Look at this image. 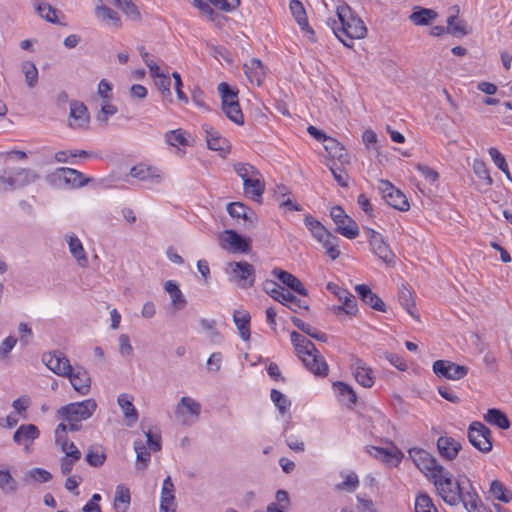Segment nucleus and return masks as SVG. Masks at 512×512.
<instances>
[{
  "mask_svg": "<svg viewBox=\"0 0 512 512\" xmlns=\"http://www.w3.org/2000/svg\"><path fill=\"white\" fill-rule=\"evenodd\" d=\"M220 245L223 249L233 253H247L250 249L249 241L234 230H225L220 236Z\"/></svg>",
  "mask_w": 512,
  "mask_h": 512,
  "instance_id": "16",
  "label": "nucleus"
},
{
  "mask_svg": "<svg viewBox=\"0 0 512 512\" xmlns=\"http://www.w3.org/2000/svg\"><path fill=\"white\" fill-rule=\"evenodd\" d=\"M37 13L50 23H57V12L58 10L53 8L50 4L46 2H36L34 4Z\"/></svg>",
  "mask_w": 512,
  "mask_h": 512,
  "instance_id": "57",
  "label": "nucleus"
},
{
  "mask_svg": "<svg viewBox=\"0 0 512 512\" xmlns=\"http://www.w3.org/2000/svg\"><path fill=\"white\" fill-rule=\"evenodd\" d=\"M371 251L385 264L394 266L395 254L390 249L382 234L371 228L365 229Z\"/></svg>",
  "mask_w": 512,
  "mask_h": 512,
  "instance_id": "10",
  "label": "nucleus"
},
{
  "mask_svg": "<svg viewBox=\"0 0 512 512\" xmlns=\"http://www.w3.org/2000/svg\"><path fill=\"white\" fill-rule=\"evenodd\" d=\"M234 171L245 183V179H251L253 176H260L259 171L248 163L234 164Z\"/></svg>",
  "mask_w": 512,
  "mask_h": 512,
  "instance_id": "62",
  "label": "nucleus"
},
{
  "mask_svg": "<svg viewBox=\"0 0 512 512\" xmlns=\"http://www.w3.org/2000/svg\"><path fill=\"white\" fill-rule=\"evenodd\" d=\"M339 241L340 239L330 232L318 242L321 243L330 259L336 260L340 256Z\"/></svg>",
  "mask_w": 512,
  "mask_h": 512,
  "instance_id": "44",
  "label": "nucleus"
},
{
  "mask_svg": "<svg viewBox=\"0 0 512 512\" xmlns=\"http://www.w3.org/2000/svg\"><path fill=\"white\" fill-rule=\"evenodd\" d=\"M0 489L6 494L15 493L18 489L17 481L10 471L2 466H0Z\"/></svg>",
  "mask_w": 512,
  "mask_h": 512,
  "instance_id": "49",
  "label": "nucleus"
},
{
  "mask_svg": "<svg viewBox=\"0 0 512 512\" xmlns=\"http://www.w3.org/2000/svg\"><path fill=\"white\" fill-rule=\"evenodd\" d=\"M433 372L438 377H443L449 380H460L468 374V367L458 365L448 360H437L433 363Z\"/></svg>",
  "mask_w": 512,
  "mask_h": 512,
  "instance_id": "13",
  "label": "nucleus"
},
{
  "mask_svg": "<svg viewBox=\"0 0 512 512\" xmlns=\"http://www.w3.org/2000/svg\"><path fill=\"white\" fill-rule=\"evenodd\" d=\"M66 241L73 258L81 267H85L88 259L81 240L75 234H69L66 235Z\"/></svg>",
  "mask_w": 512,
  "mask_h": 512,
  "instance_id": "32",
  "label": "nucleus"
},
{
  "mask_svg": "<svg viewBox=\"0 0 512 512\" xmlns=\"http://www.w3.org/2000/svg\"><path fill=\"white\" fill-rule=\"evenodd\" d=\"M66 377L80 395H87L90 392L91 378L89 373L81 366H77Z\"/></svg>",
  "mask_w": 512,
  "mask_h": 512,
  "instance_id": "22",
  "label": "nucleus"
},
{
  "mask_svg": "<svg viewBox=\"0 0 512 512\" xmlns=\"http://www.w3.org/2000/svg\"><path fill=\"white\" fill-rule=\"evenodd\" d=\"M437 17V13L428 8H419V10L414 11L409 19L418 26L428 25L432 20Z\"/></svg>",
  "mask_w": 512,
  "mask_h": 512,
  "instance_id": "47",
  "label": "nucleus"
},
{
  "mask_svg": "<svg viewBox=\"0 0 512 512\" xmlns=\"http://www.w3.org/2000/svg\"><path fill=\"white\" fill-rule=\"evenodd\" d=\"M408 454L417 468L431 481L440 474V469H445L433 455L424 449L413 447L408 450Z\"/></svg>",
  "mask_w": 512,
  "mask_h": 512,
  "instance_id": "6",
  "label": "nucleus"
},
{
  "mask_svg": "<svg viewBox=\"0 0 512 512\" xmlns=\"http://www.w3.org/2000/svg\"><path fill=\"white\" fill-rule=\"evenodd\" d=\"M292 323L303 333L307 334L308 336L320 341V342H327L328 336L319 331L317 328L313 327L312 325L304 322L302 319L297 317L291 318Z\"/></svg>",
  "mask_w": 512,
  "mask_h": 512,
  "instance_id": "41",
  "label": "nucleus"
},
{
  "mask_svg": "<svg viewBox=\"0 0 512 512\" xmlns=\"http://www.w3.org/2000/svg\"><path fill=\"white\" fill-rule=\"evenodd\" d=\"M465 481L469 482L466 476L459 475L454 479L453 475L445 468L440 469V474L432 482L443 501L450 506H456L461 502V496L465 491Z\"/></svg>",
  "mask_w": 512,
  "mask_h": 512,
  "instance_id": "3",
  "label": "nucleus"
},
{
  "mask_svg": "<svg viewBox=\"0 0 512 512\" xmlns=\"http://www.w3.org/2000/svg\"><path fill=\"white\" fill-rule=\"evenodd\" d=\"M462 446L459 441L450 436H440L437 439V450L439 455L447 460H454L459 454Z\"/></svg>",
  "mask_w": 512,
  "mask_h": 512,
  "instance_id": "24",
  "label": "nucleus"
},
{
  "mask_svg": "<svg viewBox=\"0 0 512 512\" xmlns=\"http://www.w3.org/2000/svg\"><path fill=\"white\" fill-rule=\"evenodd\" d=\"M485 420L500 429H508L510 427V421L505 413L496 408L488 409Z\"/></svg>",
  "mask_w": 512,
  "mask_h": 512,
  "instance_id": "43",
  "label": "nucleus"
},
{
  "mask_svg": "<svg viewBox=\"0 0 512 512\" xmlns=\"http://www.w3.org/2000/svg\"><path fill=\"white\" fill-rule=\"evenodd\" d=\"M272 274L293 291L297 292L300 295L307 296V289L304 287L302 282L291 273L284 271L280 268H274Z\"/></svg>",
  "mask_w": 512,
  "mask_h": 512,
  "instance_id": "29",
  "label": "nucleus"
},
{
  "mask_svg": "<svg viewBox=\"0 0 512 512\" xmlns=\"http://www.w3.org/2000/svg\"><path fill=\"white\" fill-rule=\"evenodd\" d=\"M250 314L245 310H235L233 313V321L239 331V335L244 341L250 339Z\"/></svg>",
  "mask_w": 512,
  "mask_h": 512,
  "instance_id": "35",
  "label": "nucleus"
},
{
  "mask_svg": "<svg viewBox=\"0 0 512 512\" xmlns=\"http://www.w3.org/2000/svg\"><path fill=\"white\" fill-rule=\"evenodd\" d=\"M325 149L333 157L340 161H343V157L346 156L344 147L335 139L327 137L324 141Z\"/></svg>",
  "mask_w": 512,
  "mask_h": 512,
  "instance_id": "61",
  "label": "nucleus"
},
{
  "mask_svg": "<svg viewBox=\"0 0 512 512\" xmlns=\"http://www.w3.org/2000/svg\"><path fill=\"white\" fill-rule=\"evenodd\" d=\"M177 503L175 498V487L170 476H167L162 483L160 493V512H176Z\"/></svg>",
  "mask_w": 512,
  "mask_h": 512,
  "instance_id": "20",
  "label": "nucleus"
},
{
  "mask_svg": "<svg viewBox=\"0 0 512 512\" xmlns=\"http://www.w3.org/2000/svg\"><path fill=\"white\" fill-rule=\"evenodd\" d=\"M290 339L298 356L307 353L309 349L314 350L315 345L296 331L290 333Z\"/></svg>",
  "mask_w": 512,
  "mask_h": 512,
  "instance_id": "50",
  "label": "nucleus"
},
{
  "mask_svg": "<svg viewBox=\"0 0 512 512\" xmlns=\"http://www.w3.org/2000/svg\"><path fill=\"white\" fill-rule=\"evenodd\" d=\"M201 404L189 396L182 397L175 407V416L182 425H192L201 414Z\"/></svg>",
  "mask_w": 512,
  "mask_h": 512,
  "instance_id": "8",
  "label": "nucleus"
},
{
  "mask_svg": "<svg viewBox=\"0 0 512 512\" xmlns=\"http://www.w3.org/2000/svg\"><path fill=\"white\" fill-rule=\"evenodd\" d=\"M356 381L365 388L374 384L375 377L372 369L360 358L353 356L350 363Z\"/></svg>",
  "mask_w": 512,
  "mask_h": 512,
  "instance_id": "18",
  "label": "nucleus"
},
{
  "mask_svg": "<svg viewBox=\"0 0 512 512\" xmlns=\"http://www.w3.org/2000/svg\"><path fill=\"white\" fill-rule=\"evenodd\" d=\"M471 491H464L461 502L468 512H485L478 494L470 486Z\"/></svg>",
  "mask_w": 512,
  "mask_h": 512,
  "instance_id": "39",
  "label": "nucleus"
},
{
  "mask_svg": "<svg viewBox=\"0 0 512 512\" xmlns=\"http://www.w3.org/2000/svg\"><path fill=\"white\" fill-rule=\"evenodd\" d=\"M65 434L66 433H59V439L55 437L56 443L61 446V450L66 457L73 458L74 460H80L82 455L80 450L73 442L68 441Z\"/></svg>",
  "mask_w": 512,
  "mask_h": 512,
  "instance_id": "45",
  "label": "nucleus"
},
{
  "mask_svg": "<svg viewBox=\"0 0 512 512\" xmlns=\"http://www.w3.org/2000/svg\"><path fill=\"white\" fill-rule=\"evenodd\" d=\"M96 409L97 403L92 398L60 407L56 411V417L61 423L55 429V437L59 439V433L79 431L82 428L81 422L89 419Z\"/></svg>",
  "mask_w": 512,
  "mask_h": 512,
  "instance_id": "2",
  "label": "nucleus"
},
{
  "mask_svg": "<svg viewBox=\"0 0 512 512\" xmlns=\"http://www.w3.org/2000/svg\"><path fill=\"white\" fill-rule=\"evenodd\" d=\"M367 451L372 457L383 462H389L392 458H395L397 462H400L402 459V453L400 451H389L376 446L368 447Z\"/></svg>",
  "mask_w": 512,
  "mask_h": 512,
  "instance_id": "48",
  "label": "nucleus"
},
{
  "mask_svg": "<svg viewBox=\"0 0 512 512\" xmlns=\"http://www.w3.org/2000/svg\"><path fill=\"white\" fill-rule=\"evenodd\" d=\"M131 501L130 490L124 485H118L114 497V509L117 512H126Z\"/></svg>",
  "mask_w": 512,
  "mask_h": 512,
  "instance_id": "42",
  "label": "nucleus"
},
{
  "mask_svg": "<svg viewBox=\"0 0 512 512\" xmlns=\"http://www.w3.org/2000/svg\"><path fill=\"white\" fill-rule=\"evenodd\" d=\"M244 72L253 85L260 86L265 79V68L259 59L252 58L244 64Z\"/></svg>",
  "mask_w": 512,
  "mask_h": 512,
  "instance_id": "26",
  "label": "nucleus"
},
{
  "mask_svg": "<svg viewBox=\"0 0 512 512\" xmlns=\"http://www.w3.org/2000/svg\"><path fill=\"white\" fill-rule=\"evenodd\" d=\"M130 175L133 178L139 179L141 181H147L155 184L161 182V175L159 170L145 164H138L133 166L130 170Z\"/></svg>",
  "mask_w": 512,
  "mask_h": 512,
  "instance_id": "28",
  "label": "nucleus"
},
{
  "mask_svg": "<svg viewBox=\"0 0 512 512\" xmlns=\"http://www.w3.org/2000/svg\"><path fill=\"white\" fill-rule=\"evenodd\" d=\"M330 216L336 225V232L348 239L359 235V228L355 220L347 215L341 206L331 208Z\"/></svg>",
  "mask_w": 512,
  "mask_h": 512,
  "instance_id": "9",
  "label": "nucleus"
},
{
  "mask_svg": "<svg viewBox=\"0 0 512 512\" xmlns=\"http://www.w3.org/2000/svg\"><path fill=\"white\" fill-rule=\"evenodd\" d=\"M168 145L173 147L188 146L187 133L182 129L170 130L164 135Z\"/></svg>",
  "mask_w": 512,
  "mask_h": 512,
  "instance_id": "51",
  "label": "nucleus"
},
{
  "mask_svg": "<svg viewBox=\"0 0 512 512\" xmlns=\"http://www.w3.org/2000/svg\"><path fill=\"white\" fill-rule=\"evenodd\" d=\"M106 455L101 447H90L86 454V461L93 467L102 466Z\"/></svg>",
  "mask_w": 512,
  "mask_h": 512,
  "instance_id": "60",
  "label": "nucleus"
},
{
  "mask_svg": "<svg viewBox=\"0 0 512 512\" xmlns=\"http://www.w3.org/2000/svg\"><path fill=\"white\" fill-rule=\"evenodd\" d=\"M359 298L374 310L385 312L386 307L382 299L372 292V290L365 284H359L355 287Z\"/></svg>",
  "mask_w": 512,
  "mask_h": 512,
  "instance_id": "27",
  "label": "nucleus"
},
{
  "mask_svg": "<svg viewBox=\"0 0 512 512\" xmlns=\"http://www.w3.org/2000/svg\"><path fill=\"white\" fill-rule=\"evenodd\" d=\"M227 212L232 218H242L245 220V228L250 230L254 228L257 216L256 214L246 205L241 202H233L227 205Z\"/></svg>",
  "mask_w": 512,
  "mask_h": 512,
  "instance_id": "23",
  "label": "nucleus"
},
{
  "mask_svg": "<svg viewBox=\"0 0 512 512\" xmlns=\"http://www.w3.org/2000/svg\"><path fill=\"white\" fill-rule=\"evenodd\" d=\"M38 175L31 169L5 168L0 170V193L25 187L36 181Z\"/></svg>",
  "mask_w": 512,
  "mask_h": 512,
  "instance_id": "4",
  "label": "nucleus"
},
{
  "mask_svg": "<svg viewBox=\"0 0 512 512\" xmlns=\"http://www.w3.org/2000/svg\"><path fill=\"white\" fill-rule=\"evenodd\" d=\"M336 14L338 19L328 18L326 23L346 47H352L354 39L366 36L367 28L363 20L345 2L337 7Z\"/></svg>",
  "mask_w": 512,
  "mask_h": 512,
  "instance_id": "1",
  "label": "nucleus"
},
{
  "mask_svg": "<svg viewBox=\"0 0 512 512\" xmlns=\"http://www.w3.org/2000/svg\"><path fill=\"white\" fill-rule=\"evenodd\" d=\"M21 70L25 75L26 84L33 88L38 82V69L36 65L31 61H24L21 65Z\"/></svg>",
  "mask_w": 512,
  "mask_h": 512,
  "instance_id": "56",
  "label": "nucleus"
},
{
  "mask_svg": "<svg viewBox=\"0 0 512 512\" xmlns=\"http://www.w3.org/2000/svg\"><path fill=\"white\" fill-rule=\"evenodd\" d=\"M164 290L170 295L171 306L175 311L183 310L187 306V299L174 280H167Z\"/></svg>",
  "mask_w": 512,
  "mask_h": 512,
  "instance_id": "30",
  "label": "nucleus"
},
{
  "mask_svg": "<svg viewBox=\"0 0 512 512\" xmlns=\"http://www.w3.org/2000/svg\"><path fill=\"white\" fill-rule=\"evenodd\" d=\"M89 114L87 107L80 101L70 102L69 126L72 129H85L89 124Z\"/></svg>",
  "mask_w": 512,
  "mask_h": 512,
  "instance_id": "19",
  "label": "nucleus"
},
{
  "mask_svg": "<svg viewBox=\"0 0 512 512\" xmlns=\"http://www.w3.org/2000/svg\"><path fill=\"white\" fill-rule=\"evenodd\" d=\"M488 154L494 164L506 175L507 179L512 182V176L504 155L495 147L489 148Z\"/></svg>",
  "mask_w": 512,
  "mask_h": 512,
  "instance_id": "54",
  "label": "nucleus"
},
{
  "mask_svg": "<svg viewBox=\"0 0 512 512\" xmlns=\"http://www.w3.org/2000/svg\"><path fill=\"white\" fill-rule=\"evenodd\" d=\"M335 391L342 398V401L347 402L348 404H355L357 401V395L355 391L349 385L344 382L338 381L333 384Z\"/></svg>",
  "mask_w": 512,
  "mask_h": 512,
  "instance_id": "55",
  "label": "nucleus"
},
{
  "mask_svg": "<svg viewBox=\"0 0 512 512\" xmlns=\"http://www.w3.org/2000/svg\"><path fill=\"white\" fill-rule=\"evenodd\" d=\"M43 362L52 372L59 376L66 377L72 371L73 367L70 364L66 355L60 351L50 352L44 354Z\"/></svg>",
  "mask_w": 512,
  "mask_h": 512,
  "instance_id": "15",
  "label": "nucleus"
},
{
  "mask_svg": "<svg viewBox=\"0 0 512 512\" xmlns=\"http://www.w3.org/2000/svg\"><path fill=\"white\" fill-rule=\"evenodd\" d=\"M469 442L480 452L488 453L492 450L491 431L480 422H473L468 428Z\"/></svg>",
  "mask_w": 512,
  "mask_h": 512,
  "instance_id": "12",
  "label": "nucleus"
},
{
  "mask_svg": "<svg viewBox=\"0 0 512 512\" xmlns=\"http://www.w3.org/2000/svg\"><path fill=\"white\" fill-rule=\"evenodd\" d=\"M133 446L136 453L135 468L136 470L144 471L151 461L150 451L142 440H135Z\"/></svg>",
  "mask_w": 512,
  "mask_h": 512,
  "instance_id": "37",
  "label": "nucleus"
},
{
  "mask_svg": "<svg viewBox=\"0 0 512 512\" xmlns=\"http://www.w3.org/2000/svg\"><path fill=\"white\" fill-rule=\"evenodd\" d=\"M40 431L38 427L34 424H22L18 427L13 435V440L18 445H23L25 449H28L29 446L39 438Z\"/></svg>",
  "mask_w": 512,
  "mask_h": 512,
  "instance_id": "25",
  "label": "nucleus"
},
{
  "mask_svg": "<svg viewBox=\"0 0 512 512\" xmlns=\"http://www.w3.org/2000/svg\"><path fill=\"white\" fill-rule=\"evenodd\" d=\"M218 92L221 96L224 114L235 124L242 125L244 123V116L238 102L237 92L225 82H221L218 85Z\"/></svg>",
  "mask_w": 512,
  "mask_h": 512,
  "instance_id": "5",
  "label": "nucleus"
},
{
  "mask_svg": "<svg viewBox=\"0 0 512 512\" xmlns=\"http://www.w3.org/2000/svg\"><path fill=\"white\" fill-rule=\"evenodd\" d=\"M231 273L238 285L243 289L251 288L255 282L254 266L246 261L231 262Z\"/></svg>",
  "mask_w": 512,
  "mask_h": 512,
  "instance_id": "14",
  "label": "nucleus"
},
{
  "mask_svg": "<svg viewBox=\"0 0 512 512\" xmlns=\"http://www.w3.org/2000/svg\"><path fill=\"white\" fill-rule=\"evenodd\" d=\"M270 398L282 415L289 412L291 401L282 392L277 389H272L270 392Z\"/></svg>",
  "mask_w": 512,
  "mask_h": 512,
  "instance_id": "53",
  "label": "nucleus"
},
{
  "mask_svg": "<svg viewBox=\"0 0 512 512\" xmlns=\"http://www.w3.org/2000/svg\"><path fill=\"white\" fill-rule=\"evenodd\" d=\"M399 301L401 303V305L405 308V310L411 315L414 317V302L412 300V294L411 292L406 289V288H403L400 292H399Z\"/></svg>",
  "mask_w": 512,
  "mask_h": 512,
  "instance_id": "64",
  "label": "nucleus"
},
{
  "mask_svg": "<svg viewBox=\"0 0 512 512\" xmlns=\"http://www.w3.org/2000/svg\"><path fill=\"white\" fill-rule=\"evenodd\" d=\"M415 512H438L432 499L426 493H419L415 498Z\"/></svg>",
  "mask_w": 512,
  "mask_h": 512,
  "instance_id": "59",
  "label": "nucleus"
},
{
  "mask_svg": "<svg viewBox=\"0 0 512 512\" xmlns=\"http://www.w3.org/2000/svg\"><path fill=\"white\" fill-rule=\"evenodd\" d=\"M304 366L313 374L317 376H326L328 373V365L324 358L319 355L318 350L314 346V350H308L298 356Z\"/></svg>",
  "mask_w": 512,
  "mask_h": 512,
  "instance_id": "17",
  "label": "nucleus"
},
{
  "mask_svg": "<svg viewBox=\"0 0 512 512\" xmlns=\"http://www.w3.org/2000/svg\"><path fill=\"white\" fill-rule=\"evenodd\" d=\"M343 304L339 306H335L333 308V311L336 315H340L341 313H345L349 316H355L358 309H357V303L355 300V297L349 293L345 298L342 300Z\"/></svg>",
  "mask_w": 512,
  "mask_h": 512,
  "instance_id": "52",
  "label": "nucleus"
},
{
  "mask_svg": "<svg viewBox=\"0 0 512 512\" xmlns=\"http://www.w3.org/2000/svg\"><path fill=\"white\" fill-rule=\"evenodd\" d=\"M115 5L132 20L141 18L138 8L131 0H116Z\"/></svg>",
  "mask_w": 512,
  "mask_h": 512,
  "instance_id": "63",
  "label": "nucleus"
},
{
  "mask_svg": "<svg viewBox=\"0 0 512 512\" xmlns=\"http://www.w3.org/2000/svg\"><path fill=\"white\" fill-rule=\"evenodd\" d=\"M243 189L246 196L257 202H260L265 191V185L261 180V175L253 176L251 179H245V183H243Z\"/></svg>",
  "mask_w": 512,
  "mask_h": 512,
  "instance_id": "33",
  "label": "nucleus"
},
{
  "mask_svg": "<svg viewBox=\"0 0 512 512\" xmlns=\"http://www.w3.org/2000/svg\"><path fill=\"white\" fill-rule=\"evenodd\" d=\"M491 495L504 503H508L512 500V494L504 487L501 481L494 480L490 485Z\"/></svg>",
  "mask_w": 512,
  "mask_h": 512,
  "instance_id": "58",
  "label": "nucleus"
},
{
  "mask_svg": "<svg viewBox=\"0 0 512 512\" xmlns=\"http://www.w3.org/2000/svg\"><path fill=\"white\" fill-rule=\"evenodd\" d=\"M453 8L455 9V14L450 15L447 19V33L455 37H463L468 33L466 22L458 19V7L454 6Z\"/></svg>",
  "mask_w": 512,
  "mask_h": 512,
  "instance_id": "38",
  "label": "nucleus"
},
{
  "mask_svg": "<svg viewBox=\"0 0 512 512\" xmlns=\"http://www.w3.org/2000/svg\"><path fill=\"white\" fill-rule=\"evenodd\" d=\"M290 11L298 23L301 30L310 34H314L313 29L309 26L305 9L299 0H291L289 4Z\"/></svg>",
  "mask_w": 512,
  "mask_h": 512,
  "instance_id": "36",
  "label": "nucleus"
},
{
  "mask_svg": "<svg viewBox=\"0 0 512 512\" xmlns=\"http://www.w3.org/2000/svg\"><path fill=\"white\" fill-rule=\"evenodd\" d=\"M378 189L389 206L399 211H408L410 209L406 195L388 180H380Z\"/></svg>",
  "mask_w": 512,
  "mask_h": 512,
  "instance_id": "11",
  "label": "nucleus"
},
{
  "mask_svg": "<svg viewBox=\"0 0 512 512\" xmlns=\"http://www.w3.org/2000/svg\"><path fill=\"white\" fill-rule=\"evenodd\" d=\"M132 396L123 393L118 396V404L121 407L124 417L127 419V425L132 426L138 420L137 410L132 402Z\"/></svg>",
  "mask_w": 512,
  "mask_h": 512,
  "instance_id": "34",
  "label": "nucleus"
},
{
  "mask_svg": "<svg viewBox=\"0 0 512 512\" xmlns=\"http://www.w3.org/2000/svg\"><path fill=\"white\" fill-rule=\"evenodd\" d=\"M52 479V474L43 468H32L24 474L23 481L27 485L46 483Z\"/></svg>",
  "mask_w": 512,
  "mask_h": 512,
  "instance_id": "40",
  "label": "nucleus"
},
{
  "mask_svg": "<svg viewBox=\"0 0 512 512\" xmlns=\"http://www.w3.org/2000/svg\"><path fill=\"white\" fill-rule=\"evenodd\" d=\"M264 289L274 300L283 305H287L293 311H296L295 308L308 309V305L305 301L297 298L274 281H266Z\"/></svg>",
  "mask_w": 512,
  "mask_h": 512,
  "instance_id": "7",
  "label": "nucleus"
},
{
  "mask_svg": "<svg viewBox=\"0 0 512 512\" xmlns=\"http://www.w3.org/2000/svg\"><path fill=\"white\" fill-rule=\"evenodd\" d=\"M52 177L63 180L67 185L73 188L83 187L90 180L89 178H86L80 171L68 167L57 168L56 171L52 174Z\"/></svg>",
  "mask_w": 512,
  "mask_h": 512,
  "instance_id": "21",
  "label": "nucleus"
},
{
  "mask_svg": "<svg viewBox=\"0 0 512 512\" xmlns=\"http://www.w3.org/2000/svg\"><path fill=\"white\" fill-rule=\"evenodd\" d=\"M96 16L105 22H111L116 28L121 27V19L118 13L106 5H99L95 9Z\"/></svg>",
  "mask_w": 512,
  "mask_h": 512,
  "instance_id": "46",
  "label": "nucleus"
},
{
  "mask_svg": "<svg viewBox=\"0 0 512 512\" xmlns=\"http://www.w3.org/2000/svg\"><path fill=\"white\" fill-rule=\"evenodd\" d=\"M203 130L206 135L207 146L214 151L226 152L228 149V141L222 137L218 131L214 130L212 126L204 124Z\"/></svg>",
  "mask_w": 512,
  "mask_h": 512,
  "instance_id": "31",
  "label": "nucleus"
}]
</instances>
